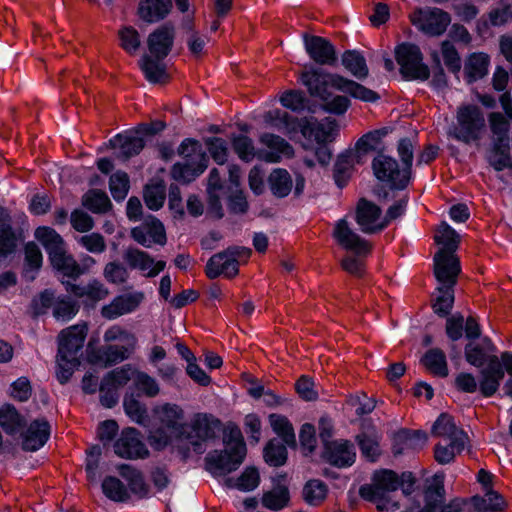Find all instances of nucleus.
Listing matches in <instances>:
<instances>
[{"instance_id": "nucleus-1", "label": "nucleus", "mask_w": 512, "mask_h": 512, "mask_svg": "<svg viewBox=\"0 0 512 512\" xmlns=\"http://www.w3.org/2000/svg\"><path fill=\"white\" fill-rule=\"evenodd\" d=\"M153 412L158 424L150 431L148 439L154 449L161 450L178 439H187L192 445H198L192 439L189 426L184 423V412L178 405L166 403L155 407Z\"/></svg>"}, {"instance_id": "nucleus-2", "label": "nucleus", "mask_w": 512, "mask_h": 512, "mask_svg": "<svg viewBox=\"0 0 512 512\" xmlns=\"http://www.w3.org/2000/svg\"><path fill=\"white\" fill-rule=\"evenodd\" d=\"M300 80L307 87L311 96L318 97L322 101H326L330 97L329 87L346 92L352 97L366 102H374L379 98L373 90L337 74H327L317 70L305 71L301 74Z\"/></svg>"}, {"instance_id": "nucleus-3", "label": "nucleus", "mask_w": 512, "mask_h": 512, "mask_svg": "<svg viewBox=\"0 0 512 512\" xmlns=\"http://www.w3.org/2000/svg\"><path fill=\"white\" fill-rule=\"evenodd\" d=\"M223 451H213L205 458L206 469L214 475L235 471L246 456V445L238 426L228 424L223 430Z\"/></svg>"}, {"instance_id": "nucleus-4", "label": "nucleus", "mask_w": 512, "mask_h": 512, "mask_svg": "<svg viewBox=\"0 0 512 512\" xmlns=\"http://www.w3.org/2000/svg\"><path fill=\"white\" fill-rule=\"evenodd\" d=\"M333 235L339 245L358 256L345 257L341 262L342 268L352 275L362 276L364 262L360 257H365L371 252V244L355 233L345 219H341L336 223Z\"/></svg>"}, {"instance_id": "nucleus-5", "label": "nucleus", "mask_w": 512, "mask_h": 512, "mask_svg": "<svg viewBox=\"0 0 512 512\" xmlns=\"http://www.w3.org/2000/svg\"><path fill=\"white\" fill-rule=\"evenodd\" d=\"M265 121L272 127L286 134L296 132L298 128H300L304 136H314L318 144H322L330 140L333 130L332 122H329L328 124L308 120L300 122L297 118H294L287 112L280 110L269 111L266 113Z\"/></svg>"}, {"instance_id": "nucleus-6", "label": "nucleus", "mask_w": 512, "mask_h": 512, "mask_svg": "<svg viewBox=\"0 0 512 512\" xmlns=\"http://www.w3.org/2000/svg\"><path fill=\"white\" fill-rule=\"evenodd\" d=\"M457 124L451 134L458 141L466 144L480 139L485 127V119L481 109L476 105H464L458 108L456 115Z\"/></svg>"}, {"instance_id": "nucleus-7", "label": "nucleus", "mask_w": 512, "mask_h": 512, "mask_svg": "<svg viewBox=\"0 0 512 512\" xmlns=\"http://www.w3.org/2000/svg\"><path fill=\"white\" fill-rule=\"evenodd\" d=\"M395 58L403 78L417 80L429 78V69L422 62V53L416 45L408 43L398 45L395 49Z\"/></svg>"}, {"instance_id": "nucleus-8", "label": "nucleus", "mask_w": 512, "mask_h": 512, "mask_svg": "<svg viewBox=\"0 0 512 512\" xmlns=\"http://www.w3.org/2000/svg\"><path fill=\"white\" fill-rule=\"evenodd\" d=\"M412 24L430 36L442 35L451 22L449 13L439 8H418L410 14Z\"/></svg>"}, {"instance_id": "nucleus-9", "label": "nucleus", "mask_w": 512, "mask_h": 512, "mask_svg": "<svg viewBox=\"0 0 512 512\" xmlns=\"http://www.w3.org/2000/svg\"><path fill=\"white\" fill-rule=\"evenodd\" d=\"M399 486L400 479L394 471L388 469L378 470L374 472L371 483L360 487L359 495L364 500H376L383 495L396 491Z\"/></svg>"}, {"instance_id": "nucleus-10", "label": "nucleus", "mask_w": 512, "mask_h": 512, "mask_svg": "<svg viewBox=\"0 0 512 512\" xmlns=\"http://www.w3.org/2000/svg\"><path fill=\"white\" fill-rule=\"evenodd\" d=\"M372 167L377 179L389 182L394 188L402 189L409 182V171L399 169L397 161L390 156L379 154L374 158Z\"/></svg>"}, {"instance_id": "nucleus-11", "label": "nucleus", "mask_w": 512, "mask_h": 512, "mask_svg": "<svg viewBox=\"0 0 512 512\" xmlns=\"http://www.w3.org/2000/svg\"><path fill=\"white\" fill-rule=\"evenodd\" d=\"M460 271L458 257L451 251L439 249L434 256V275L439 286H455Z\"/></svg>"}, {"instance_id": "nucleus-12", "label": "nucleus", "mask_w": 512, "mask_h": 512, "mask_svg": "<svg viewBox=\"0 0 512 512\" xmlns=\"http://www.w3.org/2000/svg\"><path fill=\"white\" fill-rule=\"evenodd\" d=\"M144 298L145 295L141 291L118 295L101 308V316L107 320H114L125 314L132 313L140 306Z\"/></svg>"}, {"instance_id": "nucleus-13", "label": "nucleus", "mask_w": 512, "mask_h": 512, "mask_svg": "<svg viewBox=\"0 0 512 512\" xmlns=\"http://www.w3.org/2000/svg\"><path fill=\"white\" fill-rule=\"evenodd\" d=\"M381 208L366 199L358 201L355 219L361 231L366 234H374L386 227V222L381 220Z\"/></svg>"}, {"instance_id": "nucleus-14", "label": "nucleus", "mask_w": 512, "mask_h": 512, "mask_svg": "<svg viewBox=\"0 0 512 512\" xmlns=\"http://www.w3.org/2000/svg\"><path fill=\"white\" fill-rule=\"evenodd\" d=\"M123 259L131 269H137L144 273V276L153 278L166 267L165 261H157L145 251L137 248H128L123 253Z\"/></svg>"}, {"instance_id": "nucleus-15", "label": "nucleus", "mask_w": 512, "mask_h": 512, "mask_svg": "<svg viewBox=\"0 0 512 512\" xmlns=\"http://www.w3.org/2000/svg\"><path fill=\"white\" fill-rule=\"evenodd\" d=\"M131 237L145 247H151L152 244L164 245L166 242L163 224L152 216L146 218L140 226L133 228Z\"/></svg>"}, {"instance_id": "nucleus-16", "label": "nucleus", "mask_w": 512, "mask_h": 512, "mask_svg": "<svg viewBox=\"0 0 512 512\" xmlns=\"http://www.w3.org/2000/svg\"><path fill=\"white\" fill-rule=\"evenodd\" d=\"M499 101L505 115L499 112H493L489 115L490 129L494 135V142H508V132L510 121L512 120L511 96L508 92L503 93Z\"/></svg>"}, {"instance_id": "nucleus-17", "label": "nucleus", "mask_w": 512, "mask_h": 512, "mask_svg": "<svg viewBox=\"0 0 512 512\" xmlns=\"http://www.w3.org/2000/svg\"><path fill=\"white\" fill-rule=\"evenodd\" d=\"M115 453L122 458L137 459L148 455L145 444L139 439L134 428L124 430L121 437L114 444Z\"/></svg>"}, {"instance_id": "nucleus-18", "label": "nucleus", "mask_w": 512, "mask_h": 512, "mask_svg": "<svg viewBox=\"0 0 512 512\" xmlns=\"http://www.w3.org/2000/svg\"><path fill=\"white\" fill-rule=\"evenodd\" d=\"M481 379L479 382V389L484 397H490L494 395L499 386L500 382L505 376V371L500 363L499 357L491 355L488 357V365L483 368L480 372Z\"/></svg>"}, {"instance_id": "nucleus-19", "label": "nucleus", "mask_w": 512, "mask_h": 512, "mask_svg": "<svg viewBox=\"0 0 512 512\" xmlns=\"http://www.w3.org/2000/svg\"><path fill=\"white\" fill-rule=\"evenodd\" d=\"M173 42L174 27L169 24L158 27L147 38L149 55L158 59H164L170 53Z\"/></svg>"}, {"instance_id": "nucleus-20", "label": "nucleus", "mask_w": 512, "mask_h": 512, "mask_svg": "<svg viewBox=\"0 0 512 512\" xmlns=\"http://www.w3.org/2000/svg\"><path fill=\"white\" fill-rule=\"evenodd\" d=\"M87 335L86 324H77L64 329L59 336L58 353L78 356Z\"/></svg>"}, {"instance_id": "nucleus-21", "label": "nucleus", "mask_w": 512, "mask_h": 512, "mask_svg": "<svg viewBox=\"0 0 512 512\" xmlns=\"http://www.w3.org/2000/svg\"><path fill=\"white\" fill-rule=\"evenodd\" d=\"M305 49L311 59L321 65L332 64L336 60L333 45L320 36L304 35Z\"/></svg>"}, {"instance_id": "nucleus-22", "label": "nucleus", "mask_w": 512, "mask_h": 512, "mask_svg": "<svg viewBox=\"0 0 512 512\" xmlns=\"http://www.w3.org/2000/svg\"><path fill=\"white\" fill-rule=\"evenodd\" d=\"M260 142L269 149L259 153V158L266 162L276 163L282 157L289 158L293 155L292 146L278 135L265 133L260 137Z\"/></svg>"}, {"instance_id": "nucleus-23", "label": "nucleus", "mask_w": 512, "mask_h": 512, "mask_svg": "<svg viewBox=\"0 0 512 512\" xmlns=\"http://www.w3.org/2000/svg\"><path fill=\"white\" fill-rule=\"evenodd\" d=\"M324 456L330 464L342 468L351 466L356 454L349 441L336 440L326 443Z\"/></svg>"}, {"instance_id": "nucleus-24", "label": "nucleus", "mask_w": 512, "mask_h": 512, "mask_svg": "<svg viewBox=\"0 0 512 512\" xmlns=\"http://www.w3.org/2000/svg\"><path fill=\"white\" fill-rule=\"evenodd\" d=\"M238 272L239 268L235 259L229 257L225 251L213 255L208 260L205 267V273L209 279H215L221 275L227 278H233Z\"/></svg>"}, {"instance_id": "nucleus-25", "label": "nucleus", "mask_w": 512, "mask_h": 512, "mask_svg": "<svg viewBox=\"0 0 512 512\" xmlns=\"http://www.w3.org/2000/svg\"><path fill=\"white\" fill-rule=\"evenodd\" d=\"M432 436L442 438L446 442L458 444L467 442L466 433L457 427L454 419L448 414H441L434 422L431 430Z\"/></svg>"}, {"instance_id": "nucleus-26", "label": "nucleus", "mask_w": 512, "mask_h": 512, "mask_svg": "<svg viewBox=\"0 0 512 512\" xmlns=\"http://www.w3.org/2000/svg\"><path fill=\"white\" fill-rule=\"evenodd\" d=\"M50 425L45 419H36L28 427L23 437L22 447L27 451H36L49 439Z\"/></svg>"}, {"instance_id": "nucleus-27", "label": "nucleus", "mask_w": 512, "mask_h": 512, "mask_svg": "<svg viewBox=\"0 0 512 512\" xmlns=\"http://www.w3.org/2000/svg\"><path fill=\"white\" fill-rule=\"evenodd\" d=\"M171 8V0H142L138 6V16L147 23H154L164 19Z\"/></svg>"}, {"instance_id": "nucleus-28", "label": "nucleus", "mask_w": 512, "mask_h": 512, "mask_svg": "<svg viewBox=\"0 0 512 512\" xmlns=\"http://www.w3.org/2000/svg\"><path fill=\"white\" fill-rule=\"evenodd\" d=\"M113 149H118V157L128 159L139 154L144 148V140L134 134H118L109 141Z\"/></svg>"}, {"instance_id": "nucleus-29", "label": "nucleus", "mask_w": 512, "mask_h": 512, "mask_svg": "<svg viewBox=\"0 0 512 512\" xmlns=\"http://www.w3.org/2000/svg\"><path fill=\"white\" fill-rule=\"evenodd\" d=\"M162 60L163 59H158L151 55L142 56L140 68L149 82L159 84L168 82L169 75L166 70V65Z\"/></svg>"}, {"instance_id": "nucleus-30", "label": "nucleus", "mask_w": 512, "mask_h": 512, "mask_svg": "<svg viewBox=\"0 0 512 512\" xmlns=\"http://www.w3.org/2000/svg\"><path fill=\"white\" fill-rule=\"evenodd\" d=\"M490 58L486 53L478 52L471 54L464 66V74L468 83L475 82L488 73Z\"/></svg>"}, {"instance_id": "nucleus-31", "label": "nucleus", "mask_w": 512, "mask_h": 512, "mask_svg": "<svg viewBox=\"0 0 512 512\" xmlns=\"http://www.w3.org/2000/svg\"><path fill=\"white\" fill-rule=\"evenodd\" d=\"M221 422L211 415L197 414L192 422V430L200 440H209L217 436Z\"/></svg>"}, {"instance_id": "nucleus-32", "label": "nucleus", "mask_w": 512, "mask_h": 512, "mask_svg": "<svg viewBox=\"0 0 512 512\" xmlns=\"http://www.w3.org/2000/svg\"><path fill=\"white\" fill-rule=\"evenodd\" d=\"M36 239L44 246L49 258L65 250L63 238L50 227H39L35 231Z\"/></svg>"}, {"instance_id": "nucleus-33", "label": "nucleus", "mask_w": 512, "mask_h": 512, "mask_svg": "<svg viewBox=\"0 0 512 512\" xmlns=\"http://www.w3.org/2000/svg\"><path fill=\"white\" fill-rule=\"evenodd\" d=\"M36 239L44 246L49 258L65 250L63 238L50 227H39L35 231Z\"/></svg>"}, {"instance_id": "nucleus-34", "label": "nucleus", "mask_w": 512, "mask_h": 512, "mask_svg": "<svg viewBox=\"0 0 512 512\" xmlns=\"http://www.w3.org/2000/svg\"><path fill=\"white\" fill-rule=\"evenodd\" d=\"M473 502L477 512H503L507 505L503 497L494 490L486 491L483 497H474Z\"/></svg>"}, {"instance_id": "nucleus-35", "label": "nucleus", "mask_w": 512, "mask_h": 512, "mask_svg": "<svg viewBox=\"0 0 512 512\" xmlns=\"http://www.w3.org/2000/svg\"><path fill=\"white\" fill-rule=\"evenodd\" d=\"M206 167V163L201 162L176 163L171 169V175L176 181L189 183L203 173Z\"/></svg>"}, {"instance_id": "nucleus-36", "label": "nucleus", "mask_w": 512, "mask_h": 512, "mask_svg": "<svg viewBox=\"0 0 512 512\" xmlns=\"http://www.w3.org/2000/svg\"><path fill=\"white\" fill-rule=\"evenodd\" d=\"M453 304L454 286H438L432 304L434 312L441 317H445L452 310Z\"/></svg>"}, {"instance_id": "nucleus-37", "label": "nucleus", "mask_w": 512, "mask_h": 512, "mask_svg": "<svg viewBox=\"0 0 512 512\" xmlns=\"http://www.w3.org/2000/svg\"><path fill=\"white\" fill-rule=\"evenodd\" d=\"M43 261L42 252L34 242L25 245L24 277L30 281L35 279Z\"/></svg>"}, {"instance_id": "nucleus-38", "label": "nucleus", "mask_w": 512, "mask_h": 512, "mask_svg": "<svg viewBox=\"0 0 512 512\" xmlns=\"http://www.w3.org/2000/svg\"><path fill=\"white\" fill-rule=\"evenodd\" d=\"M328 494L327 485L318 479L309 480L303 487L302 495L305 502L311 506H319Z\"/></svg>"}, {"instance_id": "nucleus-39", "label": "nucleus", "mask_w": 512, "mask_h": 512, "mask_svg": "<svg viewBox=\"0 0 512 512\" xmlns=\"http://www.w3.org/2000/svg\"><path fill=\"white\" fill-rule=\"evenodd\" d=\"M82 205L93 213H106L111 209L108 195L101 190H90L84 194Z\"/></svg>"}, {"instance_id": "nucleus-40", "label": "nucleus", "mask_w": 512, "mask_h": 512, "mask_svg": "<svg viewBox=\"0 0 512 512\" xmlns=\"http://www.w3.org/2000/svg\"><path fill=\"white\" fill-rule=\"evenodd\" d=\"M49 259L52 266L63 273L64 276L74 279L79 277L78 262L71 254L66 252V249L59 252L57 255H53Z\"/></svg>"}, {"instance_id": "nucleus-41", "label": "nucleus", "mask_w": 512, "mask_h": 512, "mask_svg": "<svg viewBox=\"0 0 512 512\" xmlns=\"http://www.w3.org/2000/svg\"><path fill=\"white\" fill-rule=\"evenodd\" d=\"M343 66L356 78L365 79L368 67L365 58L357 51H346L342 56Z\"/></svg>"}, {"instance_id": "nucleus-42", "label": "nucleus", "mask_w": 512, "mask_h": 512, "mask_svg": "<svg viewBox=\"0 0 512 512\" xmlns=\"http://www.w3.org/2000/svg\"><path fill=\"white\" fill-rule=\"evenodd\" d=\"M424 366L433 374L446 377L448 375V367L446 356L440 349L434 348L427 351L422 359Z\"/></svg>"}, {"instance_id": "nucleus-43", "label": "nucleus", "mask_w": 512, "mask_h": 512, "mask_svg": "<svg viewBox=\"0 0 512 512\" xmlns=\"http://www.w3.org/2000/svg\"><path fill=\"white\" fill-rule=\"evenodd\" d=\"M268 182L272 193L277 197L287 196L292 189V179L284 169H275L271 172Z\"/></svg>"}, {"instance_id": "nucleus-44", "label": "nucleus", "mask_w": 512, "mask_h": 512, "mask_svg": "<svg viewBox=\"0 0 512 512\" xmlns=\"http://www.w3.org/2000/svg\"><path fill=\"white\" fill-rule=\"evenodd\" d=\"M489 163L497 171L512 167V158L508 142H494Z\"/></svg>"}, {"instance_id": "nucleus-45", "label": "nucleus", "mask_w": 512, "mask_h": 512, "mask_svg": "<svg viewBox=\"0 0 512 512\" xmlns=\"http://www.w3.org/2000/svg\"><path fill=\"white\" fill-rule=\"evenodd\" d=\"M289 499L288 489L284 486H278L263 494L262 505L267 509L278 511L288 505Z\"/></svg>"}, {"instance_id": "nucleus-46", "label": "nucleus", "mask_w": 512, "mask_h": 512, "mask_svg": "<svg viewBox=\"0 0 512 512\" xmlns=\"http://www.w3.org/2000/svg\"><path fill=\"white\" fill-rule=\"evenodd\" d=\"M269 421L274 432L280 436L288 446L294 447L296 445L294 429L287 417L278 414H271Z\"/></svg>"}, {"instance_id": "nucleus-47", "label": "nucleus", "mask_w": 512, "mask_h": 512, "mask_svg": "<svg viewBox=\"0 0 512 512\" xmlns=\"http://www.w3.org/2000/svg\"><path fill=\"white\" fill-rule=\"evenodd\" d=\"M166 198V186L162 181L147 184L144 189V201L151 210L160 209Z\"/></svg>"}, {"instance_id": "nucleus-48", "label": "nucleus", "mask_w": 512, "mask_h": 512, "mask_svg": "<svg viewBox=\"0 0 512 512\" xmlns=\"http://www.w3.org/2000/svg\"><path fill=\"white\" fill-rule=\"evenodd\" d=\"M136 371L130 365H124L111 371L102 382V390L106 387L117 389L125 386L131 379L135 380Z\"/></svg>"}, {"instance_id": "nucleus-49", "label": "nucleus", "mask_w": 512, "mask_h": 512, "mask_svg": "<svg viewBox=\"0 0 512 512\" xmlns=\"http://www.w3.org/2000/svg\"><path fill=\"white\" fill-rule=\"evenodd\" d=\"M434 240L437 244L443 246L441 249L454 253L458 248L460 236L447 223L443 222L436 229Z\"/></svg>"}, {"instance_id": "nucleus-50", "label": "nucleus", "mask_w": 512, "mask_h": 512, "mask_svg": "<svg viewBox=\"0 0 512 512\" xmlns=\"http://www.w3.org/2000/svg\"><path fill=\"white\" fill-rule=\"evenodd\" d=\"M445 498L444 476L435 475L425 490L424 499L426 504L439 508Z\"/></svg>"}, {"instance_id": "nucleus-51", "label": "nucleus", "mask_w": 512, "mask_h": 512, "mask_svg": "<svg viewBox=\"0 0 512 512\" xmlns=\"http://www.w3.org/2000/svg\"><path fill=\"white\" fill-rule=\"evenodd\" d=\"M0 425L8 434H14L22 426V417L11 405H5L0 409Z\"/></svg>"}, {"instance_id": "nucleus-52", "label": "nucleus", "mask_w": 512, "mask_h": 512, "mask_svg": "<svg viewBox=\"0 0 512 512\" xmlns=\"http://www.w3.org/2000/svg\"><path fill=\"white\" fill-rule=\"evenodd\" d=\"M353 155L343 154L340 155L334 165V179L339 187H343L347 184L352 174L353 169Z\"/></svg>"}, {"instance_id": "nucleus-53", "label": "nucleus", "mask_w": 512, "mask_h": 512, "mask_svg": "<svg viewBox=\"0 0 512 512\" xmlns=\"http://www.w3.org/2000/svg\"><path fill=\"white\" fill-rule=\"evenodd\" d=\"M120 473L127 479L130 490L134 494H137L139 497H146L148 495V486L138 471L132 469L130 466L122 465L120 467Z\"/></svg>"}, {"instance_id": "nucleus-54", "label": "nucleus", "mask_w": 512, "mask_h": 512, "mask_svg": "<svg viewBox=\"0 0 512 512\" xmlns=\"http://www.w3.org/2000/svg\"><path fill=\"white\" fill-rule=\"evenodd\" d=\"M388 128H382L378 130L370 131L364 134L357 142H356V151L359 154L367 153L369 151H373L377 149L383 137L388 134Z\"/></svg>"}, {"instance_id": "nucleus-55", "label": "nucleus", "mask_w": 512, "mask_h": 512, "mask_svg": "<svg viewBox=\"0 0 512 512\" xmlns=\"http://www.w3.org/2000/svg\"><path fill=\"white\" fill-rule=\"evenodd\" d=\"M466 442L454 444V442H448L446 445L438 443L434 448V458L442 465L449 464L454 461L456 454L463 451Z\"/></svg>"}, {"instance_id": "nucleus-56", "label": "nucleus", "mask_w": 512, "mask_h": 512, "mask_svg": "<svg viewBox=\"0 0 512 512\" xmlns=\"http://www.w3.org/2000/svg\"><path fill=\"white\" fill-rule=\"evenodd\" d=\"M178 154L184 157L187 162H207L201 144L193 139H185L178 148Z\"/></svg>"}, {"instance_id": "nucleus-57", "label": "nucleus", "mask_w": 512, "mask_h": 512, "mask_svg": "<svg viewBox=\"0 0 512 512\" xmlns=\"http://www.w3.org/2000/svg\"><path fill=\"white\" fill-rule=\"evenodd\" d=\"M129 176L126 172L117 171L111 175L109 188L116 201H122L128 194L130 188Z\"/></svg>"}, {"instance_id": "nucleus-58", "label": "nucleus", "mask_w": 512, "mask_h": 512, "mask_svg": "<svg viewBox=\"0 0 512 512\" xmlns=\"http://www.w3.org/2000/svg\"><path fill=\"white\" fill-rule=\"evenodd\" d=\"M105 280L114 285H122L129 278L128 269L118 261L108 262L103 269Z\"/></svg>"}, {"instance_id": "nucleus-59", "label": "nucleus", "mask_w": 512, "mask_h": 512, "mask_svg": "<svg viewBox=\"0 0 512 512\" xmlns=\"http://www.w3.org/2000/svg\"><path fill=\"white\" fill-rule=\"evenodd\" d=\"M134 385L137 390L150 398H154L160 393V386L157 380L143 371H136Z\"/></svg>"}, {"instance_id": "nucleus-60", "label": "nucleus", "mask_w": 512, "mask_h": 512, "mask_svg": "<svg viewBox=\"0 0 512 512\" xmlns=\"http://www.w3.org/2000/svg\"><path fill=\"white\" fill-rule=\"evenodd\" d=\"M78 364V356H70L65 354L62 355L58 353L56 368V376L58 381L61 384L68 382Z\"/></svg>"}, {"instance_id": "nucleus-61", "label": "nucleus", "mask_w": 512, "mask_h": 512, "mask_svg": "<svg viewBox=\"0 0 512 512\" xmlns=\"http://www.w3.org/2000/svg\"><path fill=\"white\" fill-rule=\"evenodd\" d=\"M120 46L129 54H135L140 47L141 40L138 31L132 26L122 27L118 31Z\"/></svg>"}, {"instance_id": "nucleus-62", "label": "nucleus", "mask_w": 512, "mask_h": 512, "mask_svg": "<svg viewBox=\"0 0 512 512\" xmlns=\"http://www.w3.org/2000/svg\"><path fill=\"white\" fill-rule=\"evenodd\" d=\"M104 494L113 501H125L128 498L124 484L115 477H106L102 483Z\"/></svg>"}, {"instance_id": "nucleus-63", "label": "nucleus", "mask_w": 512, "mask_h": 512, "mask_svg": "<svg viewBox=\"0 0 512 512\" xmlns=\"http://www.w3.org/2000/svg\"><path fill=\"white\" fill-rule=\"evenodd\" d=\"M264 452L266 462L276 467L283 465L287 459L286 447L276 440L269 441Z\"/></svg>"}, {"instance_id": "nucleus-64", "label": "nucleus", "mask_w": 512, "mask_h": 512, "mask_svg": "<svg viewBox=\"0 0 512 512\" xmlns=\"http://www.w3.org/2000/svg\"><path fill=\"white\" fill-rule=\"evenodd\" d=\"M184 29L187 33L186 44L190 53L195 57H199L203 53L206 45L205 37L194 30L191 21L184 24Z\"/></svg>"}]
</instances>
